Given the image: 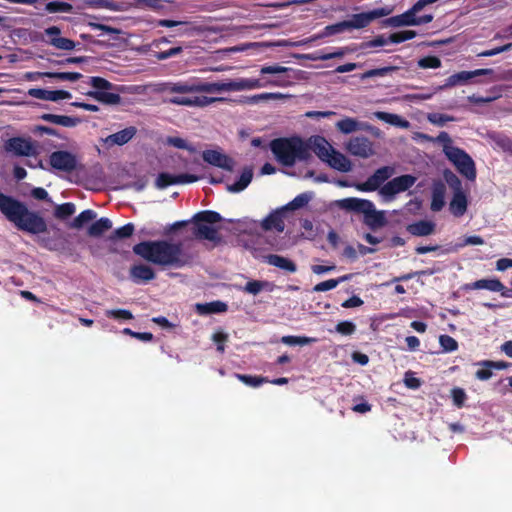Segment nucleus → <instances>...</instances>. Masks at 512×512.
<instances>
[{
	"instance_id": "1",
	"label": "nucleus",
	"mask_w": 512,
	"mask_h": 512,
	"mask_svg": "<svg viewBox=\"0 0 512 512\" xmlns=\"http://www.w3.org/2000/svg\"><path fill=\"white\" fill-rule=\"evenodd\" d=\"M0 212L20 231L33 235L47 232V223L38 212L29 210L24 202L2 192Z\"/></svg>"
},
{
	"instance_id": "2",
	"label": "nucleus",
	"mask_w": 512,
	"mask_h": 512,
	"mask_svg": "<svg viewBox=\"0 0 512 512\" xmlns=\"http://www.w3.org/2000/svg\"><path fill=\"white\" fill-rule=\"evenodd\" d=\"M133 252L144 260L160 266L180 268L186 264L181 243L166 240L142 241L133 246Z\"/></svg>"
},
{
	"instance_id": "3",
	"label": "nucleus",
	"mask_w": 512,
	"mask_h": 512,
	"mask_svg": "<svg viewBox=\"0 0 512 512\" xmlns=\"http://www.w3.org/2000/svg\"><path fill=\"white\" fill-rule=\"evenodd\" d=\"M270 149L275 159L286 167H292L296 161H306L311 156L309 145L298 136L273 139Z\"/></svg>"
},
{
	"instance_id": "4",
	"label": "nucleus",
	"mask_w": 512,
	"mask_h": 512,
	"mask_svg": "<svg viewBox=\"0 0 512 512\" xmlns=\"http://www.w3.org/2000/svg\"><path fill=\"white\" fill-rule=\"evenodd\" d=\"M336 206L347 212L363 214V222L371 230L381 228L387 223L384 211L376 210L374 203L370 200L349 197L337 200Z\"/></svg>"
},
{
	"instance_id": "5",
	"label": "nucleus",
	"mask_w": 512,
	"mask_h": 512,
	"mask_svg": "<svg viewBox=\"0 0 512 512\" xmlns=\"http://www.w3.org/2000/svg\"><path fill=\"white\" fill-rule=\"evenodd\" d=\"M222 220L221 215L212 210H204L196 213L191 222H193V235L198 240H208L215 246L222 242V236L217 228L208 224H215Z\"/></svg>"
},
{
	"instance_id": "6",
	"label": "nucleus",
	"mask_w": 512,
	"mask_h": 512,
	"mask_svg": "<svg viewBox=\"0 0 512 512\" xmlns=\"http://www.w3.org/2000/svg\"><path fill=\"white\" fill-rule=\"evenodd\" d=\"M89 84L94 90L86 92V96L105 105H118L121 103V96L111 92L117 90V86L105 78L99 76L89 77Z\"/></svg>"
},
{
	"instance_id": "7",
	"label": "nucleus",
	"mask_w": 512,
	"mask_h": 512,
	"mask_svg": "<svg viewBox=\"0 0 512 512\" xmlns=\"http://www.w3.org/2000/svg\"><path fill=\"white\" fill-rule=\"evenodd\" d=\"M447 158L453 163L457 171L466 179L474 181L477 176L476 167L471 156L461 148L447 151Z\"/></svg>"
},
{
	"instance_id": "8",
	"label": "nucleus",
	"mask_w": 512,
	"mask_h": 512,
	"mask_svg": "<svg viewBox=\"0 0 512 512\" xmlns=\"http://www.w3.org/2000/svg\"><path fill=\"white\" fill-rule=\"evenodd\" d=\"M420 11V9L416 8V4H414L409 10L406 12L392 16L383 21L385 26L391 27H401V26H416L430 23L433 20L432 14H425L422 16H417L416 14Z\"/></svg>"
},
{
	"instance_id": "9",
	"label": "nucleus",
	"mask_w": 512,
	"mask_h": 512,
	"mask_svg": "<svg viewBox=\"0 0 512 512\" xmlns=\"http://www.w3.org/2000/svg\"><path fill=\"white\" fill-rule=\"evenodd\" d=\"M494 70L491 68H481L473 71H460L447 77L444 83L439 86V90H446L455 86L467 85L473 79L479 76L493 75Z\"/></svg>"
},
{
	"instance_id": "10",
	"label": "nucleus",
	"mask_w": 512,
	"mask_h": 512,
	"mask_svg": "<svg viewBox=\"0 0 512 512\" xmlns=\"http://www.w3.org/2000/svg\"><path fill=\"white\" fill-rule=\"evenodd\" d=\"M416 180L417 178L411 174L395 177L381 187L380 194L384 198L391 200L395 195L409 190L415 184Z\"/></svg>"
},
{
	"instance_id": "11",
	"label": "nucleus",
	"mask_w": 512,
	"mask_h": 512,
	"mask_svg": "<svg viewBox=\"0 0 512 512\" xmlns=\"http://www.w3.org/2000/svg\"><path fill=\"white\" fill-rule=\"evenodd\" d=\"M394 173V168L390 166H383L378 168L368 179L363 183H354L353 187L361 192H372L385 184Z\"/></svg>"
},
{
	"instance_id": "12",
	"label": "nucleus",
	"mask_w": 512,
	"mask_h": 512,
	"mask_svg": "<svg viewBox=\"0 0 512 512\" xmlns=\"http://www.w3.org/2000/svg\"><path fill=\"white\" fill-rule=\"evenodd\" d=\"M390 13L387 8H377L368 12L353 14L349 20H344L347 30L362 29L367 27L372 21L384 17Z\"/></svg>"
},
{
	"instance_id": "13",
	"label": "nucleus",
	"mask_w": 512,
	"mask_h": 512,
	"mask_svg": "<svg viewBox=\"0 0 512 512\" xmlns=\"http://www.w3.org/2000/svg\"><path fill=\"white\" fill-rule=\"evenodd\" d=\"M346 151L356 157L367 159L375 154L373 142L365 136H355L345 145Z\"/></svg>"
},
{
	"instance_id": "14",
	"label": "nucleus",
	"mask_w": 512,
	"mask_h": 512,
	"mask_svg": "<svg viewBox=\"0 0 512 512\" xmlns=\"http://www.w3.org/2000/svg\"><path fill=\"white\" fill-rule=\"evenodd\" d=\"M50 165L59 171L70 173L77 168V159L69 151H54L49 157Z\"/></svg>"
},
{
	"instance_id": "15",
	"label": "nucleus",
	"mask_w": 512,
	"mask_h": 512,
	"mask_svg": "<svg viewBox=\"0 0 512 512\" xmlns=\"http://www.w3.org/2000/svg\"><path fill=\"white\" fill-rule=\"evenodd\" d=\"M200 179L199 176L189 174V173H183L178 175H172L166 172L159 173L156 179V186L159 189H164L171 185H178V184H190L197 182Z\"/></svg>"
},
{
	"instance_id": "16",
	"label": "nucleus",
	"mask_w": 512,
	"mask_h": 512,
	"mask_svg": "<svg viewBox=\"0 0 512 512\" xmlns=\"http://www.w3.org/2000/svg\"><path fill=\"white\" fill-rule=\"evenodd\" d=\"M202 158L208 164L218 168H222L229 172H232L234 169V160L231 157L227 156L226 154H223L217 150L208 149L203 151Z\"/></svg>"
},
{
	"instance_id": "17",
	"label": "nucleus",
	"mask_w": 512,
	"mask_h": 512,
	"mask_svg": "<svg viewBox=\"0 0 512 512\" xmlns=\"http://www.w3.org/2000/svg\"><path fill=\"white\" fill-rule=\"evenodd\" d=\"M5 150L17 156H30L34 153V146L28 139L12 137L5 142Z\"/></svg>"
},
{
	"instance_id": "18",
	"label": "nucleus",
	"mask_w": 512,
	"mask_h": 512,
	"mask_svg": "<svg viewBox=\"0 0 512 512\" xmlns=\"http://www.w3.org/2000/svg\"><path fill=\"white\" fill-rule=\"evenodd\" d=\"M336 127L340 132L343 134H350L355 131L363 130V131H369L372 134H377L379 131L378 128L366 123V122H359L354 118L346 117L336 123Z\"/></svg>"
},
{
	"instance_id": "19",
	"label": "nucleus",
	"mask_w": 512,
	"mask_h": 512,
	"mask_svg": "<svg viewBox=\"0 0 512 512\" xmlns=\"http://www.w3.org/2000/svg\"><path fill=\"white\" fill-rule=\"evenodd\" d=\"M289 83H290L289 80L284 79L282 77H276V78L269 79L266 81H262L261 79H255V78L240 79L241 91L258 89V88H263L266 86L285 87Z\"/></svg>"
},
{
	"instance_id": "20",
	"label": "nucleus",
	"mask_w": 512,
	"mask_h": 512,
	"mask_svg": "<svg viewBox=\"0 0 512 512\" xmlns=\"http://www.w3.org/2000/svg\"><path fill=\"white\" fill-rule=\"evenodd\" d=\"M28 95L36 99L54 102L72 97L71 93L66 90H47L43 88H31Z\"/></svg>"
},
{
	"instance_id": "21",
	"label": "nucleus",
	"mask_w": 512,
	"mask_h": 512,
	"mask_svg": "<svg viewBox=\"0 0 512 512\" xmlns=\"http://www.w3.org/2000/svg\"><path fill=\"white\" fill-rule=\"evenodd\" d=\"M129 274L131 280L136 284L149 282L156 277L154 270L142 263L131 266Z\"/></svg>"
},
{
	"instance_id": "22",
	"label": "nucleus",
	"mask_w": 512,
	"mask_h": 512,
	"mask_svg": "<svg viewBox=\"0 0 512 512\" xmlns=\"http://www.w3.org/2000/svg\"><path fill=\"white\" fill-rule=\"evenodd\" d=\"M137 133V129L134 126H129L121 131L113 133L107 136L104 143L108 146L118 145L123 146L128 143Z\"/></svg>"
},
{
	"instance_id": "23",
	"label": "nucleus",
	"mask_w": 512,
	"mask_h": 512,
	"mask_svg": "<svg viewBox=\"0 0 512 512\" xmlns=\"http://www.w3.org/2000/svg\"><path fill=\"white\" fill-rule=\"evenodd\" d=\"M465 289L467 290H480V289H486L492 292H503L505 289V286L502 284V282L499 279H480L477 281H474L472 283H468L465 285ZM502 295H505V293H502Z\"/></svg>"
},
{
	"instance_id": "24",
	"label": "nucleus",
	"mask_w": 512,
	"mask_h": 512,
	"mask_svg": "<svg viewBox=\"0 0 512 512\" xmlns=\"http://www.w3.org/2000/svg\"><path fill=\"white\" fill-rule=\"evenodd\" d=\"M39 118L43 121L68 128L76 127L81 123V119L78 117L57 115L52 113H44L40 115Z\"/></svg>"
},
{
	"instance_id": "25",
	"label": "nucleus",
	"mask_w": 512,
	"mask_h": 512,
	"mask_svg": "<svg viewBox=\"0 0 512 512\" xmlns=\"http://www.w3.org/2000/svg\"><path fill=\"white\" fill-rule=\"evenodd\" d=\"M445 193L446 187L443 182L436 181L433 183L432 199L430 205V208L433 212H439L443 209L445 205Z\"/></svg>"
},
{
	"instance_id": "26",
	"label": "nucleus",
	"mask_w": 512,
	"mask_h": 512,
	"mask_svg": "<svg viewBox=\"0 0 512 512\" xmlns=\"http://www.w3.org/2000/svg\"><path fill=\"white\" fill-rule=\"evenodd\" d=\"M312 150L323 162H326L334 148L322 136H315L311 141Z\"/></svg>"
},
{
	"instance_id": "27",
	"label": "nucleus",
	"mask_w": 512,
	"mask_h": 512,
	"mask_svg": "<svg viewBox=\"0 0 512 512\" xmlns=\"http://www.w3.org/2000/svg\"><path fill=\"white\" fill-rule=\"evenodd\" d=\"M264 261L269 265L289 273H295L297 271V266L292 260L278 254H268L264 256Z\"/></svg>"
},
{
	"instance_id": "28",
	"label": "nucleus",
	"mask_w": 512,
	"mask_h": 512,
	"mask_svg": "<svg viewBox=\"0 0 512 512\" xmlns=\"http://www.w3.org/2000/svg\"><path fill=\"white\" fill-rule=\"evenodd\" d=\"M326 163L340 172H349L352 169L351 161L342 153L333 150Z\"/></svg>"
},
{
	"instance_id": "29",
	"label": "nucleus",
	"mask_w": 512,
	"mask_h": 512,
	"mask_svg": "<svg viewBox=\"0 0 512 512\" xmlns=\"http://www.w3.org/2000/svg\"><path fill=\"white\" fill-rule=\"evenodd\" d=\"M468 207V200L465 192H457L453 193V197L451 199L449 210L455 217L463 216Z\"/></svg>"
},
{
	"instance_id": "30",
	"label": "nucleus",
	"mask_w": 512,
	"mask_h": 512,
	"mask_svg": "<svg viewBox=\"0 0 512 512\" xmlns=\"http://www.w3.org/2000/svg\"><path fill=\"white\" fill-rule=\"evenodd\" d=\"M211 99L206 96H175L170 98L169 102L176 105L189 106V107H203L211 103Z\"/></svg>"
},
{
	"instance_id": "31",
	"label": "nucleus",
	"mask_w": 512,
	"mask_h": 512,
	"mask_svg": "<svg viewBox=\"0 0 512 512\" xmlns=\"http://www.w3.org/2000/svg\"><path fill=\"white\" fill-rule=\"evenodd\" d=\"M167 90L171 93H194V92H205V90H209L207 87H204V83H193L190 84L188 82H176L168 84Z\"/></svg>"
},
{
	"instance_id": "32",
	"label": "nucleus",
	"mask_w": 512,
	"mask_h": 512,
	"mask_svg": "<svg viewBox=\"0 0 512 512\" xmlns=\"http://www.w3.org/2000/svg\"><path fill=\"white\" fill-rule=\"evenodd\" d=\"M261 227L265 231L276 230L283 232L285 228L282 211L270 213L261 223Z\"/></svg>"
},
{
	"instance_id": "33",
	"label": "nucleus",
	"mask_w": 512,
	"mask_h": 512,
	"mask_svg": "<svg viewBox=\"0 0 512 512\" xmlns=\"http://www.w3.org/2000/svg\"><path fill=\"white\" fill-rule=\"evenodd\" d=\"M435 227L436 225L432 221L420 220L409 224L406 229L413 236H428L434 233Z\"/></svg>"
},
{
	"instance_id": "34",
	"label": "nucleus",
	"mask_w": 512,
	"mask_h": 512,
	"mask_svg": "<svg viewBox=\"0 0 512 512\" xmlns=\"http://www.w3.org/2000/svg\"><path fill=\"white\" fill-rule=\"evenodd\" d=\"M228 310V305L220 300L203 303V304H197L196 305V311L200 315H208V314H217V313H224Z\"/></svg>"
},
{
	"instance_id": "35",
	"label": "nucleus",
	"mask_w": 512,
	"mask_h": 512,
	"mask_svg": "<svg viewBox=\"0 0 512 512\" xmlns=\"http://www.w3.org/2000/svg\"><path fill=\"white\" fill-rule=\"evenodd\" d=\"M253 169L251 167H245L235 183L228 185L227 190L232 193H238L243 191L252 181Z\"/></svg>"
},
{
	"instance_id": "36",
	"label": "nucleus",
	"mask_w": 512,
	"mask_h": 512,
	"mask_svg": "<svg viewBox=\"0 0 512 512\" xmlns=\"http://www.w3.org/2000/svg\"><path fill=\"white\" fill-rule=\"evenodd\" d=\"M207 93L222 92V91H241L240 79L230 80L228 82L204 83Z\"/></svg>"
},
{
	"instance_id": "37",
	"label": "nucleus",
	"mask_w": 512,
	"mask_h": 512,
	"mask_svg": "<svg viewBox=\"0 0 512 512\" xmlns=\"http://www.w3.org/2000/svg\"><path fill=\"white\" fill-rule=\"evenodd\" d=\"M374 115L377 119H379L381 121H384L388 124L398 126L401 128H408L410 125V123L407 120L403 119L402 117H400L397 114H392V113L383 112V111H377L374 113Z\"/></svg>"
},
{
	"instance_id": "38",
	"label": "nucleus",
	"mask_w": 512,
	"mask_h": 512,
	"mask_svg": "<svg viewBox=\"0 0 512 512\" xmlns=\"http://www.w3.org/2000/svg\"><path fill=\"white\" fill-rule=\"evenodd\" d=\"M111 227H112L111 220L106 217H102L99 220L92 223V225L88 229V234L91 237H99L104 232L109 230Z\"/></svg>"
},
{
	"instance_id": "39",
	"label": "nucleus",
	"mask_w": 512,
	"mask_h": 512,
	"mask_svg": "<svg viewBox=\"0 0 512 512\" xmlns=\"http://www.w3.org/2000/svg\"><path fill=\"white\" fill-rule=\"evenodd\" d=\"M44 10L47 13H72L73 5L65 1H50L45 4Z\"/></svg>"
},
{
	"instance_id": "40",
	"label": "nucleus",
	"mask_w": 512,
	"mask_h": 512,
	"mask_svg": "<svg viewBox=\"0 0 512 512\" xmlns=\"http://www.w3.org/2000/svg\"><path fill=\"white\" fill-rule=\"evenodd\" d=\"M350 278H351V275L347 274V275H343L337 279H329V280L320 282L313 287V291L325 292V291L332 290V289L336 288L340 283L345 282V281L349 280Z\"/></svg>"
},
{
	"instance_id": "41",
	"label": "nucleus",
	"mask_w": 512,
	"mask_h": 512,
	"mask_svg": "<svg viewBox=\"0 0 512 512\" xmlns=\"http://www.w3.org/2000/svg\"><path fill=\"white\" fill-rule=\"evenodd\" d=\"M95 218L96 212L91 209H86L73 219V221L70 224V227L74 229H80L84 226V224L94 220Z\"/></svg>"
},
{
	"instance_id": "42",
	"label": "nucleus",
	"mask_w": 512,
	"mask_h": 512,
	"mask_svg": "<svg viewBox=\"0 0 512 512\" xmlns=\"http://www.w3.org/2000/svg\"><path fill=\"white\" fill-rule=\"evenodd\" d=\"M347 31L345 21L337 22L335 24L327 25L324 29L315 36L316 39L330 37L332 35L343 33Z\"/></svg>"
},
{
	"instance_id": "43",
	"label": "nucleus",
	"mask_w": 512,
	"mask_h": 512,
	"mask_svg": "<svg viewBox=\"0 0 512 512\" xmlns=\"http://www.w3.org/2000/svg\"><path fill=\"white\" fill-rule=\"evenodd\" d=\"M399 68H400L399 66L392 65V66L370 69L361 75V79L364 80V79H368V78H372V77H383V76L391 74L392 72L399 70Z\"/></svg>"
},
{
	"instance_id": "44",
	"label": "nucleus",
	"mask_w": 512,
	"mask_h": 512,
	"mask_svg": "<svg viewBox=\"0 0 512 512\" xmlns=\"http://www.w3.org/2000/svg\"><path fill=\"white\" fill-rule=\"evenodd\" d=\"M443 177L447 185L453 190V193L463 192L462 182L454 172L446 169L443 172Z\"/></svg>"
},
{
	"instance_id": "45",
	"label": "nucleus",
	"mask_w": 512,
	"mask_h": 512,
	"mask_svg": "<svg viewBox=\"0 0 512 512\" xmlns=\"http://www.w3.org/2000/svg\"><path fill=\"white\" fill-rule=\"evenodd\" d=\"M49 45L59 49V50H73L76 47V43L68 38L64 37H52L46 41Z\"/></svg>"
},
{
	"instance_id": "46",
	"label": "nucleus",
	"mask_w": 512,
	"mask_h": 512,
	"mask_svg": "<svg viewBox=\"0 0 512 512\" xmlns=\"http://www.w3.org/2000/svg\"><path fill=\"white\" fill-rule=\"evenodd\" d=\"M38 242L41 247L49 251H62L64 249V242L60 239L52 237H40Z\"/></svg>"
},
{
	"instance_id": "47",
	"label": "nucleus",
	"mask_w": 512,
	"mask_h": 512,
	"mask_svg": "<svg viewBox=\"0 0 512 512\" xmlns=\"http://www.w3.org/2000/svg\"><path fill=\"white\" fill-rule=\"evenodd\" d=\"M44 76L59 81L75 82L82 78V74L78 72H46Z\"/></svg>"
},
{
	"instance_id": "48",
	"label": "nucleus",
	"mask_w": 512,
	"mask_h": 512,
	"mask_svg": "<svg viewBox=\"0 0 512 512\" xmlns=\"http://www.w3.org/2000/svg\"><path fill=\"white\" fill-rule=\"evenodd\" d=\"M75 211V204L72 202H67L56 206L54 216L58 219L63 220L73 215Z\"/></svg>"
},
{
	"instance_id": "49",
	"label": "nucleus",
	"mask_w": 512,
	"mask_h": 512,
	"mask_svg": "<svg viewBox=\"0 0 512 512\" xmlns=\"http://www.w3.org/2000/svg\"><path fill=\"white\" fill-rule=\"evenodd\" d=\"M135 230V226L133 223H127L123 225L122 227H119L113 231V233L110 236V239L112 241L119 240V239H126L133 235Z\"/></svg>"
},
{
	"instance_id": "50",
	"label": "nucleus",
	"mask_w": 512,
	"mask_h": 512,
	"mask_svg": "<svg viewBox=\"0 0 512 512\" xmlns=\"http://www.w3.org/2000/svg\"><path fill=\"white\" fill-rule=\"evenodd\" d=\"M311 200L309 193H301L297 195L292 201H290L283 210H298L306 206Z\"/></svg>"
},
{
	"instance_id": "51",
	"label": "nucleus",
	"mask_w": 512,
	"mask_h": 512,
	"mask_svg": "<svg viewBox=\"0 0 512 512\" xmlns=\"http://www.w3.org/2000/svg\"><path fill=\"white\" fill-rule=\"evenodd\" d=\"M315 338L307 337V336H294L287 335L281 338V342L286 345H307L315 342Z\"/></svg>"
},
{
	"instance_id": "52",
	"label": "nucleus",
	"mask_w": 512,
	"mask_h": 512,
	"mask_svg": "<svg viewBox=\"0 0 512 512\" xmlns=\"http://www.w3.org/2000/svg\"><path fill=\"white\" fill-rule=\"evenodd\" d=\"M417 65L422 69H437L441 67L442 62L439 57L429 55L419 59Z\"/></svg>"
},
{
	"instance_id": "53",
	"label": "nucleus",
	"mask_w": 512,
	"mask_h": 512,
	"mask_svg": "<svg viewBox=\"0 0 512 512\" xmlns=\"http://www.w3.org/2000/svg\"><path fill=\"white\" fill-rule=\"evenodd\" d=\"M236 377L244 384L251 387H258L263 383H268L267 377L252 376L247 374H236Z\"/></svg>"
},
{
	"instance_id": "54",
	"label": "nucleus",
	"mask_w": 512,
	"mask_h": 512,
	"mask_svg": "<svg viewBox=\"0 0 512 512\" xmlns=\"http://www.w3.org/2000/svg\"><path fill=\"white\" fill-rule=\"evenodd\" d=\"M451 398L454 406L457 408H462L465 405V401L467 400V394L463 388L454 387L451 389Z\"/></svg>"
},
{
	"instance_id": "55",
	"label": "nucleus",
	"mask_w": 512,
	"mask_h": 512,
	"mask_svg": "<svg viewBox=\"0 0 512 512\" xmlns=\"http://www.w3.org/2000/svg\"><path fill=\"white\" fill-rule=\"evenodd\" d=\"M415 36H416L415 31L403 30V31H399V32L390 34L389 40H390V43L398 44V43H402L404 41L413 39Z\"/></svg>"
},
{
	"instance_id": "56",
	"label": "nucleus",
	"mask_w": 512,
	"mask_h": 512,
	"mask_svg": "<svg viewBox=\"0 0 512 512\" xmlns=\"http://www.w3.org/2000/svg\"><path fill=\"white\" fill-rule=\"evenodd\" d=\"M492 139L500 149L512 154V139L504 134H496Z\"/></svg>"
},
{
	"instance_id": "57",
	"label": "nucleus",
	"mask_w": 512,
	"mask_h": 512,
	"mask_svg": "<svg viewBox=\"0 0 512 512\" xmlns=\"http://www.w3.org/2000/svg\"><path fill=\"white\" fill-rule=\"evenodd\" d=\"M439 343L444 352H453L458 349V342L450 335H440Z\"/></svg>"
},
{
	"instance_id": "58",
	"label": "nucleus",
	"mask_w": 512,
	"mask_h": 512,
	"mask_svg": "<svg viewBox=\"0 0 512 512\" xmlns=\"http://www.w3.org/2000/svg\"><path fill=\"white\" fill-rule=\"evenodd\" d=\"M106 317L112 318L115 320H131L133 319V314L131 311L126 309H111L106 310L105 312Z\"/></svg>"
},
{
	"instance_id": "59",
	"label": "nucleus",
	"mask_w": 512,
	"mask_h": 512,
	"mask_svg": "<svg viewBox=\"0 0 512 512\" xmlns=\"http://www.w3.org/2000/svg\"><path fill=\"white\" fill-rule=\"evenodd\" d=\"M455 120V117L443 113H431L428 115V121L437 126H443L446 122Z\"/></svg>"
},
{
	"instance_id": "60",
	"label": "nucleus",
	"mask_w": 512,
	"mask_h": 512,
	"mask_svg": "<svg viewBox=\"0 0 512 512\" xmlns=\"http://www.w3.org/2000/svg\"><path fill=\"white\" fill-rule=\"evenodd\" d=\"M267 284L268 283L264 282V281L251 280V281H248L245 284L244 291L249 293V294H252V295H257L258 293H260L264 289V287Z\"/></svg>"
},
{
	"instance_id": "61",
	"label": "nucleus",
	"mask_w": 512,
	"mask_h": 512,
	"mask_svg": "<svg viewBox=\"0 0 512 512\" xmlns=\"http://www.w3.org/2000/svg\"><path fill=\"white\" fill-rule=\"evenodd\" d=\"M229 336L222 331L215 332L212 335V341L216 344V349L219 353H224L225 343L228 341Z\"/></svg>"
},
{
	"instance_id": "62",
	"label": "nucleus",
	"mask_w": 512,
	"mask_h": 512,
	"mask_svg": "<svg viewBox=\"0 0 512 512\" xmlns=\"http://www.w3.org/2000/svg\"><path fill=\"white\" fill-rule=\"evenodd\" d=\"M388 43H390L389 37L386 38L384 35H378L372 40L361 43L360 48L368 49L373 47L384 46Z\"/></svg>"
},
{
	"instance_id": "63",
	"label": "nucleus",
	"mask_w": 512,
	"mask_h": 512,
	"mask_svg": "<svg viewBox=\"0 0 512 512\" xmlns=\"http://www.w3.org/2000/svg\"><path fill=\"white\" fill-rule=\"evenodd\" d=\"M512 49V43H508L502 46H498L489 50H484L477 54L478 57H491L498 55L503 52L510 51Z\"/></svg>"
},
{
	"instance_id": "64",
	"label": "nucleus",
	"mask_w": 512,
	"mask_h": 512,
	"mask_svg": "<svg viewBox=\"0 0 512 512\" xmlns=\"http://www.w3.org/2000/svg\"><path fill=\"white\" fill-rule=\"evenodd\" d=\"M335 330L342 335L348 336L355 332L356 326L350 321H341L336 325Z\"/></svg>"
}]
</instances>
